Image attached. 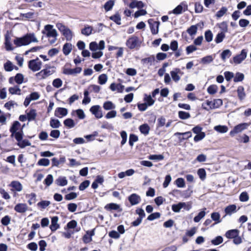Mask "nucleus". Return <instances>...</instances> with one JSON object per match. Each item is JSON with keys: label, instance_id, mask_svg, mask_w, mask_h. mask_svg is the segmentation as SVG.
I'll return each instance as SVG.
<instances>
[{"label": "nucleus", "instance_id": "obj_1", "mask_svg": "<svg viewBox=\"0 0 251 251\" xmlns=\"http://www.w3.org/2000/svg\"><path fill=\"white\" fill-rule=\"evenodd\" d=\"M38 40L33 33H30L25 34L22 37H17L14 41V44L16 47L26 46L31 43H37Z\"/></svg>", "mask_w": 251, "mask_h": 251}, {"label": "nucleus", "instance_id": "obj_2", "mask_svg": "<svg viewBox=\"0 0 251 251\" xmlns=\"http://www.w3.org/2000/svg\"><path fill=\"white\" fill-rule=\"evenodd\" d=\"M42 33L49 38V41L50 44H52L56 42L58 34L56 30L53 28L52 25H46Z\"/></svg>", "mask_w": 251, "mask_h": 251}, {"label": "nucleus", "instance_id": "obj_3", "mask_svg": "<svg viewBox=\"0 0 251 251\" xmlns=\"http://www.w3.org/2000/svg\"><path fill=\"white\" fill-rule=\"evenodd\" d=\"M56 71V68L53 66L46 65L45 68L35 74V77L38 80H43L53 74Z\"/></svg>", "mask_w": 251, "mask_h": 251}, {"label": "nucleus", "instance_id": "obj_4", "mask_svg": "<svg viewBox=\"0 0 251 251\" xmlns=\"http://www.w3.org/2000/svg\"><path fill=\"white\" fill-rule=\"evenodd\" d=\"M56 26L58 30L65 37L67 40H71L73 37V33L71 30L61 23H58Z\"/></svg>", "mask_w": 251, "mask_h": 251}, {"label": "nucleus", "instance_id": "obj_5", "mask_svg": "<svg viewBox=\"0 0 251 251\" xmlns=\"http://www.w3.org/2000/svg\"><path fill=\"white\" fill-rule=\"evenodd\" d=\"M141 42L137 36L130 37L126 42V45L130 49L137 48L140 46Z\"/></svg>", "mask_w": 251, "mask_h": 251}, {"label": "nucleus", "instance_id": "obj_6", "mask_svg": "<svg viewBox=\"0 0 251 251\" xmlns=\"http://www.w3.org/2000/svg\"><path fill=\"white\" fill-rule=\"evenodd\" d=\"M42 62L38 58L32 59L28 61V68L33 72H36L40 70L42 67Z\"/></svg>", "mask_w": 251, "mask_h": 251}, {"label": "nucleus", "instance_id": "obj_7", "mask_svg": "<svg viewBox=\"0 0 251 251\" xmlns=\"http://www.w3.org/2000/svg\"><path fill=\"white\" fill-rule=\"evenodd\" d=\"M250 125V124L246 123L238 124L234 126V128L230 131L229 134L231 136H233L235 134L240 133L247 129Z\"/></svg>", "mask_w": 251, "mask_h": 251}, {"label": "nucleus", "instance_id": "obj_8", "mask_svg": "<svg viewBox=\"0 0 251 251\" xmlns=\"http://www.w3.org/2000/svg\"><path fill=\"white\" fill-rule=\"evenodd\" d=\"M105 48V42L103 40L100 41L99 43L96 42H92L89 44V49L92 51H95L98 50H102Z\"/></svg>", "mask_w": 251, "mask_h": 251}, {"label": "nucleus", "instance_id": "obj_9", "mask_svg": "<svg viewBox=\"0 0 251 251\" xmlns=\"http://www.w3.org/2000/svg\"><path fill=\"white\" fill-rule=\"evenodd\" d=\"M90 111L97 119H100L103 116L102 110L99 105L92 106L90 109Z\"/></svg>", "mask_w": 251, "mask_h": 251}, {"label": "nucleus", "instance_id": "obj_10", "mask_svg": "<svg viewBox=\"0 0 251 251\" xmlns=\"http://www.w3.org/2000/svg\"><path fill=\"white\" fill-rule=\"evenodd\" d=\"M247 53V51L245 50H242L240 54L233 57V62L237 64L241 63L246 58Z\"/></svg>", "mask_w": 251, "mask_h": 251}, {"label": "nucleus", "instance_id": "obj_11", "mask_svg": "<svg viewBox=\"0 0 251 251\" xmlns=\"http://www.w3.org/2000/svg\"><path fill=\"white\" fill-rule=\"evenodd\" d=\"M172 79L175 82H178L180 79V75H182L183 73L179 69L176 68L170 72Z\"/></svg>", "mask_w": 251, "mask_h": 251}, {"label": "nucleus", "instance_id": "obj_12", "mask_svg": "<svg viewBox=\"0 0 251 251\" xmlns=\"http://www.w3.org/2000/svg\"><path fill=\"white\" fill-rule=\"evenodd\" d=\"M128 200L132 205H136L138 204L141 201V197L140 196L136 194H132L130 195Z\"/></svg>", "mask_w": 251, "mask_h": 251}, {"label": "nucleus", "instance_id": "obj_13", "mask_svg": "<svg viewBox=\"0 0 251 251\" xmlns=\"http://www.w3.org/2000/svg\"><path fill=\"white\" fill-rule=\"evenodd\" d=\"M58 218L57 216H54L51 218V225L50 228V230L54 232L60 227V226L58 223Z\"/></svg>", "mask_w": 251, "mask_h": 251}, {"label": "nucleus", "instance_id": "obj_14", "mask_svg": "<svg viewBox=\"0 0 251 251\" xmlns=\"http://www.w3.org/2000/svg\"><path fill=\"white\" fill-rule=\"evenodd\" d=\"M28 209V206L26 203H20L16 204L14 207V210L18 213H25Z\"/></svg>", "mask_w": 251, "mask_h": 251}, {"label": "nucleus", "instance_id": "obj_15", "mask_svg": "<svg viewBox=\"0 0 251 251\" xmlns=\"http://www.w3.org/2000/svg\"><path fill=\"white\" fill-rule=\"evenodd\" d=\"M68 114V110L66 108L58 107L56 108L54 112V115L58 118H62Z\"/></svg>", "mask_w": 251, "mask_h": 251}, {"label": "nucleus", "instance_id": "obj_16", "mask_svg": "<svg viewBox=\"0 0 251 251\" xmlns=\"http://www.w3.org/2000/svg\"><path fill=\"white\" fill-rule=\"evenodd\" d=\"M95 234L94 229L91 230L87 231L86 234L83 237V241L85 243H89L91 242L92 237Z\"/></svg>", "mask_w": 251, "mask_h": 251}, {"label": "nucleus", "instance_id": "obj_17", "mask_svg": "<svg viewBox=\"0 0 251 251\" xmlns=\"http://www.w3.org/2000/svg\"><path fill=\"white\" fill-rule=\"evenodd\" d=\"M25 113L28 121H32L35 120L37 116L36 110L33 109H31L29 110H26Z\"/></svg>", "mask_w": 251, "mask_h": 251}, {"label": "nucleus", "instance_id": "obj_18", "mask_svg": "<svg viewBox=\"0 0 251 251\" xmlns=\"http://www.w3.org/2000/svg\"><path fill=\"white\" fill-rule=\"evenodd\" d=\"M149 23L150 24L151 33L153 34H157L158 32L159 23L158 22H153L152 23H151V22L149 21Z\"/></svg>", "mask_w": 251, "mask_h": 251}, {"label": "nucleus", "instance_id": "obj_19", "mask_svg": "<svg viewBox=\"0 0 251 251\" xmlns=\"http://www.w3.org/2000/svg\"><path fill=\"white\" fill-rule=\"evenodd\" d=\"M4 70L7 72H11L14 69L18 70V68L15 66L11 61L8 60L4 64Z\"/></svg>", "mask_w": 251, "mask_h": 251}, {"label": "nucleus", "instance_id": "obj_20", "mask_svg": "<svg viewBox=\"0 0 251 251\" xmlns=\"http://www.w3.org/2000/svg\"><path fill=\"white\" fill-rule=\"evenodd\" d=\"M21 128V124L18 121H15L13 123L10 128V131L11 133V136H14V133L19 131Z\"/></svg>", "mask_w": 251, "mask_h": 251}, {"label": "nucleus", "instance_id": "obj_21", "mask_svg": "<svg viewBox=\"0 0 251 251\" xmlns=\"http://www.w3.org/2000/svg\"><path fill=\"white\" fill-rule=\"evenodd\" d=\"M202 108L205 110H209L214 109V104L213 100H206L201 105Z\"/></svg>", "mask_w": 251, "mask_h": 251}, {"label": "nucleus", "instance_id": "obj_22", "mask_svg": "<svg viewBox=\"0 0 251 251\" xmlns=\"http://www.w3.org/2000/svg\"><path fill=\"white\" fill-rule=\"evenodd\" d=\"M239 234V231L237 229H231L226 232L225 236L228 239H233Z\"/></svg>", "mask_w": 251, "mask_h": 251}, {"label": "nucleus", "instance_id": "obj_23", "mask_svg": "<svg viewBox=\"0 0 251 251\" xmlns=\"http://www.w3.org/2000/svg\"><path fill=\"white\" fill-rule=\"evenodd\" d=\"M9 185L17 192H21L23 190L22 184L18 181H12Z\"/></svg>", "mask_w": 251, "mask_h": 251}, {"label": "nucleus", "instance_id": "obj_24", "mask_svg": "<svg viewBox=\"0 0 251 251\" xmlns=\"http://www.w3.org/2000/svg\"><path fill=\"white\" fill-rule=\"evenodd\" d=\"M236 206L235 204H231L226 206L225 209L226 215H231L232 214L236 212Z\"/></svg>", "mask_w": 251, "mask_h": 251}, {"label": "nucleus", "instance_id": "obj_25", "mask_svg": "<svg viewBox=\"0 0 251 251\" xmlns=\"http://www.w3.org/2000/svg\"><path fill=\"white\" fill-rule=\"evenodd\" d=\"M214 129L220 133H225L228 131V128L226 126L218 125L214 127Z\"/></svg>", "mask_w": 251, "mask_h": 251}, {"label": "nucleus", "instance_id": "obj_26", "mask_svg": "<svg viewBox=\"0 0 251 251\" xmlns=\"http://www.w3.org/2000/svg\"><path fill=\"white\" fill-rule=\"evenodd\" d=\"M238 98L240 100H243L246 97V93L243 86H239L237 90Z\"/></svg>", "mask_w": 251, "mask_h": 251}, {"label": "nucleus", "instance_id": "obj_27", "mask_svg": "<svg viewBox=\"0 0 251 251\" xmlns=\"http://www.w3.org/2000/svg\"><path fill=\"white\" fill-rule=\"evenodd\" d=\"M144 6V4L142 1H138L136 0H132V2L129 4V7L131 8L135 7L141 8L143 7Z\"/></svg>", "mask_w": 251, "mask_h": 251}, {"label": "nucleus", "instance_id": "obj_28", "mask_svg": "<svg viewBox=\"0 0 251 251\" xmlns=\"http://www.w3.org/2000/svg\"><path fill=\"white\" fill-rule=\"evenodd\" d=\"M139 128L140 132L145 135H147L149 134L150 130V126L147 124H144L143 125H141L139 126Z\"/></svg>", "mask_w": 251, "mask_h": 251}, {"label": "nucleus", "instance_id": "obj_29", "mask_svg": "<svg viewBox=\"0 0 251 251\" xmlns=\"http://www.w3.org/2000/svg\"><path fill=\"white\" fill-rule=\"evenodd\" d=\"M93 30L91 26L86 25L81 29V33L85 36H89L92 34Z\"/></svg>", "mask_w": 251, "mask_h": 251}, {"label": "nucleus", "instance_id": "obj_30", "mask_svg": "<svg viewBox=\"0 0 251 251\" xmlns=\"http://www.w3.org/2000/svg\"><path fill=\"white\" fill-rule=\"evenodd\" d=\"M103 107L105 110H110L114 109L116 105L110 101H107L103 103Z\"/></svg>", "mask_w": 251, "mask_h": 251}, {"label": "nucleus", "instance_id": "obj_31", "mask_svg": "<svg viewBox=\"0 0 251 251\" xmlns=\"http://www.w3.org/2000/svg\"><path fill=\"white\" fill-rule=\"evenodd\" d=\"M144 100L145 103H146L149 106L152 105L155 102V100H153L152 97L151 95H147V94L144 95Z\"/></svg>", "mask_w": 251, "mask_h": 251}, {"label": "nucleus", "instance_id": "obj_32", "mask_svg": "<svg viewBox=\"0 0 251 251\" xmlns=\"http://www.w3.org/2000/svg\"><path fill=\"white\" fill-rule=\"evenodd\" d=\"M56 183L61 186H64L67 184L68 181L65 176H60L56 180Z\"/></svg>", "mask_w": 251, "mask_h": 251}, {"label": "nucleus", "instance_id": "obj_33", "mask_svg": "<svg viewBox=\"0 0 251 251\" xmlns=\"http://www.w3.org/2000/svg\"><path fill=\"white\" fill-rule=\"evenodd\" d=\"M63 52L65 55H68L72 50V45L70 43H66L63 47Z\"/></svg>", "mask_w": 251, "mask_h": 251}, {"label": "nucleus", "instance_id": "obj_34", "mask_svg": "<svg viewBox=\"0 0 251 251\" xmlns=\"http://www.w3.org/2000/svg\"><path fill=\"white\" fill-rule=\"evenodd\" d=\"M26 198L28 199V202L29 205H32L36 201V195L35 193H32L26 195Z\"/></svg>", "mask_w": 251, "mask_h": 251}, {"label": "nucleus", "instance_id": "obj_35", "mask_svg": "<svg viewBox=\"0 0 251 251\" xmlns=\"http://www.w3.org/2000/svg\"><path fill=\"white\" fill-rule=\"evenodd\" d=\"M227 12V8L225 6H223L221 9L217 12L215 16L217 18L219 19L223 17Z\"/></svg>", "mask_w": 251, "mask_h": 251}, {"label": "nucleus", "instance_id": "obj_36", "mask_svg": "<svg viewBox=\"0 0 251 251\" xmlns=\"http://www.w3.org/2000/svg\"><path fill=\"white\" fill-rule=\"evenodd\" d=\"M198 28V25H191L187 29V32L191 36H194L197 33Z\"/></svg>", "mask_w": 251, "mask_h": 251}, {"label": "nucleus", "instance_id": "obj_37", "mask_svg": "<svg viewBox=\"0 0 251 251\" xmlns=\"http://www.w3.org/2000/svg\"><path fill=\"white\" fill-rule=\"evenodd\" d=\"M64 125L69 128H72L75 127V123L74 120L71 118H68L64 121Z\"/></svg>", "mask_w": 251, "mask_h": 251}, {"label": "nucleus", "instance_id": "obj_38", "mask_svg": "<svg viewBox=\"0 0 251 251\" xmlns=\"http://www.w3.org/2000/svg\"><path fill=\"white\" fill-rule=\"evenodd\" d=\"M108 80V76L105 74L100 75L98 77V83L100 85L105 84Z\"/></svg>", "mask_w": 251, "mask_h": 251}, {"label": "nucleus", "instance_id": "obj_39", "mask_svg": "<svg viewBox=\"0 0 251 251\" xmlns=\"http://www.w3.org/2000/svg\"><path fill=\"white\" fill-rule=\"evenodd\" d=\"M5 47L7 51L13 50L14 47L12 46V43L10 42V38L8 36L5 37Z\"/></svg>", "mask_w": 251, "mask_h": 251}, {"label": "nucleus", "instance_id": "obj_40", "mask_svg": "<svg viewBox=\"0 0 251 251\" xmlns=\"http://www.w3.org/2000/svg\"><path fill=\"white\" fill-rule=\"evenodd\" d=\"M9 92L12 94H17V95H20L21 90L20 89V88L18 86H15L12 87H10L8 89Z\"/></svg>", "mask_w": 251, "mask_h": 251}, {"label": "nucleus", "instance_id": "obj_41", "mask_svg": "<svg viewBox=\"0 0 251 251\" xmlns=\"http://www.w3.org/2000/svg\"><path fill=\"white\" fill-rule=\"evenodd\" d=\"M205 209L206 208L201 211L199 213L197 216L194 217V221L195 222H199L201 221V220L205 216L206 214V212L205 211Z\"/></svg>", "mask_w": 251, "mask_h": 251}, {"label": "nucleus", "instance_id": "obj_42", "mask_svg": "<svg viewBox=\"0 0 251 251\" xmlns=\"http://www.w3.org/2000/svg\"><path fill=\"white\" fill-rule=\"evenodd\" d=\"M50 125L53 128H57L60 127L61 124L58 120L51 119L50 122Z\"/></svg>", "mask_w": 251, "mask_h": 251}, {"label": "nucleus", "instance_id": "obj_43", "mask_svg": "<svg viewBox=\"0 0 251 251\" xmlns=\"http://www.w3.org/2000/svg\"><path fill=\"white\" fill-rule=\"evenodd\" d=\"M104 208L108 210H118L120 208V205L115 203H111L106 204Z\"/></svg>", "mask_w": 251, "mask_h": 251}, {"label": "nucleus", "instance_id": "obj_44", "mask_svg": "<svg viewBox=\"0 0 251 251\" xmlns=\"http://www.w3.org/2000/svg\"><path fill=\"white\" fill-rule=\"evenodd\" d=\"M186 8L185 5H183L182 4H180L174 9L173 13L175 14H180L183 11H184V8Z\"/></svg>", "mask_w": 251, "mask_h": 251}, {"label": "nucleus", "instance_id": "obj_45", "mask_svg": "<svg viewBox=\"0 0 251 251\" xmlns=\"http://www.w3.org/2000/svg\"><path fill=\"white\" fill-rule=\"evenodd\" d=\"M218 87L216 85L213 84L209 86L207 88V92L210 95H214L217 92Z\"/></svg>", "mask_w": 251, "mask_h": 251}, {"label": "nucleus", "instance_id": "obj_46", "mask_svg": "<svg viewBox=\"0 0 251 251\" xmlns=\"http://www.w3.org/2000/svg\"><path fill=\"white\" fill-rule=\"evenodd\" d=\"M225 37V33L224 32H220L216 35L215 38V41L217 44H219L223 41Z\"/></svg>", "mask_w": 251, "mask_h": 251}, {"label": "nucleus", "instance_id": "obj_47", "mask_svg": "<svg viewBox=\"0 0 251 251\" xmlns=\"http://www.w3.org/2000/svg\"><path fill=\"white\" fill-rule=\"evenodd\" d=\"M109 18L111 20L114 21L117 25H120L121 24V18L119 14H116L110 17Z\"/></svg>", "mask_w": 251, "mask_h": 251}, {"label": "nucleus", "instance_id": "obj_48", "mask_svg": "<svg viewBox=\"0 0 251 251\" xmlns=\"http://www.w3.org/2000/svg\"><path fill=\"white\" fill-rule=\"evenodd\" d=\"M50 161L48 159L42 158L39 160L37 162V165L38 166L47 167L50 165Z\"/></svg>", "mask_w": 251, "mask_h": 251}, {"label": "nucleus", "instance_id": "obj_49", "mask_svg": "<svg viewBox=\"0 0 251 251\" xmlns=\"http://www.w3.org/2000/svg\"><path fill=\"white\" fill-rule=\"evenodd\" d=\"M24 76L23 75L20 73L17 74L14 77L15 82L18 84H22L24 82Z\"/></svg>", "mask_w": 251, "mask_h": 251}, {"label": "nucleus", "instance_id": "obj_50", "mask_svg": "<svg viewBox=\"0 0 251 251\" xmlns=\"http://www.w3.org/2000/svg\"><path fill=\"white\" fill-rule=\"evenodd\" d=\"M75 113L77 117L80 119H84L85 118V114L83 110L79 109L73 111L72 114Z\"/></svg>", "mask_w": 251, "mask_h": 251}, {"label": "nucleus", "instance_id": "obj_51", "mask_svg": "<svg viewBox=\"0 0 251 251\" xmlns=\"http://www.w3.org/2000/svg\"><path fill=\"white\" fill-rule=\"evenodd\" d=\"M114 5V1L112 0H110L107 1L104 5V8L106 11H110L112 9V7Z\"/></svg>", "mask_w": 251, "mask_h": 251}, {"label": "nucleus", "instance_id": "obj_52", "mask_svg": "<svg viewBox=\"0 0 251 251\" xmlns=\"http://www.w3.org/2000/svg\"><path fill=\"white\" fill-rule=\"evenodd\" d=\"M231 55V52L229 50L227 49L222 52L221 53V58L224 61H225L226 58H229Z\"/></svg>", "mask_w": 251, "mask_h": 251}, {"label": "nucleus", "instance_id": "obj_53", "mask_svg": "<svg viewBox=\"0 0 251 251\" xmlns=\"http://www.w3.org/2000/svg\"><path fill=\"white\" fill-rule=\"evenodd\" d=\"M205 39L208 42H210L213 40V34L211 30H208L205 32L204 33Z\"/></svg>", "mask_w": 251, "mask_h": 251}, {"label": "nucleus", "instance_id": "obj_54", "mask_svg": "<svg viewBox=\"0 0 251 251\" xmlns=\"http://www.w3.org/2000/svg\"><path fill=\"white\" fill-rule=\"evenodd\" d=\"M218 27L221 29V32L225 33L227 31V25L226 22H223L218 25Z\"/></svg>", "mask_w": 251, "mask_h": 251}, {"label": "nucleus", "instance_id": "obj_55", "mask_svg": "<svg viewBox=\"0 0 251 251\" xmlns=\"http://www.w3.org/2000/svg\"><path fill=\"white\" fill-rule=\"evenodd\" d=\"M52 84L53 87L56 88H59L62 86L63 82L60 78H58L54 79Z\"/></svg>", "mask_w": 251, "mask_h": 251}, {"label": "nucleus", "instance_id": "obj_56", "mask_svg": "<svg viewBox=\"0 0 251 251\" xmlns=\"http://www.w3.org/2000/svg\"><path fill=\"white\" fill-rule=\"evenodd\" d=\"M164 157L162 154H152L149 156L148 158L152 160H162L164 159Z\"/></svg>", "mask_w": 251, "mask_h": 251}, {"label": "nucleus", "instance_id": "obj_57", "mask_svg": "<svg viewBox=\"0 0 251 251\" xmlns=\"http://www.w3.org/2000/svg\"><path fill=\"white\" fill-rule=\"evenodd\" d=\"M50 204L49 201H42L37 203V206L42 209H45Z\"/></svg>", "mask_w": 251, "mask_h": 251}, {"label": "nucleus", "instance_id": "obj_58", "mask_svg": "<svg viewBox=\"0 0 251 251\" xmlns=\"http://www.w3.org/2000/svg\"><path fill=\"white\" fill-rule=\"evenodd\" d=\"M30 143L27 140L22 139L19 141L18 143V145L21 148H25L26 146H30Z\"/></svg>", "mask_w": 251, "mask_h": 251}, {"label": "nucleus", "instance_id": "obj_59", "mask_svg": "<svg viewBox=\"0 0 251 251\" xmlns=\"http://www.w3.org/2000/svg\"><path fill=\"white\" fill-rule=\"evenodd\" d=\"M12 136L14 137L18 142L21 140L23 137V132L22 129H21L18 132L14 133V136Z\"/></svg>", "mask_w": 251, "mask_h": 251}, {"label": "nucleus", "instance_id": "obj_60", "mask_svg": "<svg viewBox=\"0 0 251 251\" xmlns=\"http://www.w3.org/2000/svg\"><path fill=\"white\" fill-rule=\"evenodd\" d=\"M53 180V176L51 175H48L44 180V183L47 186H49L52 184Z\"/></svg>", "mask_w": 251, "mask_h": 251}, {"label": "nucleus", "instance_id": "obj_61", "mask_svg": "<svg viewBox=\"0 0 251 251\" xmlns=\"http://www.w3.org/2000/svg\"><path fill=\"white\" fill-rule=\"evenodd\" d=\"M176 184L179 188H183L185 186L184 180L182 178H178L176 180Z\"/></svg>", "mask_w": 251, "mask_h": 251}, {"label": "nucleus", "instance_id": "obj_62", "mask_svg": "<svg viewBox=\"0 0 251 251\" xmlns=\"http://www.w3.org/2000/svg\"><path fill=\"white\" fill-rule=\"evenodd\" d=\"M16 105L17 104L15 101L11 100L5 103L4 107L8 110H10L11 109L14 108V106Z\"/></svg>", "mask_w": 251, "mask_h": 251}, {"label": "nucleus", "instance_id": "obj_63", "mask_svg": "<svg viewBox=\"0 0 251 251\" xmlns=\"http://www.w3.org/2000/svg\"><path fill=\"white\" fill-rule=\"evenodd\" d=\"M223 241V238L221 236H217L215 239L211 241L212 244L214 245H218L222 243Z\"/></svg>", "mask_w": 251, "mask_h": 251}, {"label": "nucleus", "instance_id": "obj_64", "mask_svg": "<svg viewBox=\"0 0 251 251\" xmlns=\"http://www.w3.org/2000/svg\"><path fill=\"white\" fill-rule=\"evenodd\" d=\"M198 175L202 180H204L206 177V172L204 169H199L198 170Z\"/></svg>", "mask_w": 251, "mask_h": 251}]
</instances>
